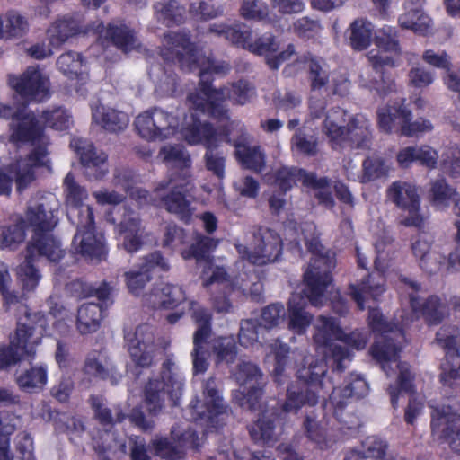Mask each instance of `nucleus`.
Masks as SVG:
<instances>
[{
    "mask_svg": "<svg viewBox=\"0 0 460 460\" xmlns=\"http://www.w3.org/2000/svg\"><path fill=\"white\" fill-rule=\"evenodd\" d=\"M161 55L166 60L177 59L183 69L199 70L200 77L199 88L189 94L190 109L200 111V113L208 114L214 118H226L228 110L226 101L227 99L238 105H244L255 99V88L243 80L231 84L230 87L211 89L208 84V75L225 74L229 70V66L225 62L216 64L210 58L203 55L193 46L185 33L165 34L162 41Z\"/></svg>",
    "mask_w": 460,
    "mask_h": 460,
    "instance_id": "nucleus-1",
    "label": "nucleus"
},
{
    "mask_svg": "<svg viewBox=\"0 0 460 460\" xmlns=\"http://www.w3.org/2000/svg\"><path fill=\"white\" fill-rule=\"evenodd\" d=\"M401 317V326L386 323L382 314L377 309H370L368 322L375 332H378L375 345L372 347L373 357L380 363L382 369L387 376H392L395 369L398 370V376L394 385H390L388 393L391 402L395 408L398 398L403 394H410L409 404L405 410L404 419L408 424H413L415 419L422 412L423 403L413 395V376L406 363L398 361V354L404 342L402 328L409 324L408 318Z\"/></svg>",
    "mask_w": 460,
    "mask_h": 460,
    "instance_id": "nucleus-2",
    "label": "nucleus"
},
{
    "mask_svg": "<svg viewBox=\"0 0 460 460\" xmlns=\"http://www.w3.org/2000/svg\"><path fill=\"white\" fill-rule=\"evenodd\" d=\"M0 117L12 118L10 139L13 142H31L35 147L23 159L18 160L9 169L0 170V195H9L12 190L13 176H15L17 190L22 192L34 180V168L47 165L48 139L44 129L34 114L25 110L0 103Z\"/></svg>",
    "mask_w": 460,
    "mask_h": 460,
    "instance_id": "nucleus-3",
    "label": "nucleus"
},
{
    "mask_svg": "<svg viewBox=\"0 0 460 460\" xmlns=\"http://www.w3.org/2000/svg\"><path fill=\"white\" fill-rule=\"evenodd\" d=\"M300 230L305 243L312 253L309 266L304 274V292L311 305L319 307L326 300L325 292L332 284L331 272L336 266V261L334 254L320 243L314 223H303Z\"/></svg>",
    "mask_w": 460,
    "mask_h": 460,
    "instance_id": "nucleus-4",
    "label": "nucleus"
},
{
    "mask_svg": "<svg viewBox=\"0 0 460 460\" xmlns=\"http://www.w3.org/2000/svg\"><path fill=\"white\" fill-rule=\"evenodd\" d=\"M304 361V365L297 370V376L310 388L304 392L296 386H290L288 389L287 401L283 404V411L286 412L296 411L305 403L314 405L319 396H323V394L333 389L332 378L327 376L328 367L324 358L306 356Z\"/></svg>",
    "mask_w": 460,
    "mask_h": 460,
    "instance_id": "nucleus-5",
    "label": "nucleus"
},
{
    "mask_svg": "<svg viewBox=\"0 0 460 460\" xmlns=\"http://www.w3.org/2000/svg\"><path fill=\"white\" fill-rule=\"evenodd\" d=\"M314 342L317 349H328L336 365L337 370L346 368V362L350 361L351 354L348 349L343 346L334 344L335 341L344 342L356 349H362L367 342V336L361 332H353L346 334L341 328L339 323L332 317L319 315L314 323Z\"/></svg>",
    "mask_w": 460,
    "mask_h": 460,
    "instance_id": "nucleus-6",
    "label": "nucleus"
},
{
    "mask_svg": "<svg viewBox=\"0 0 460 460\" xmlns=\"http://www.w3.org/2000/svg\"><path fill=\"white\" fill-rule=\"evenodd\" d=\"M26 314L24 323H19L14 337L8 346L0 349V368L16 364L24 355L32 357L47 331V319L40 313L31 314L21 305Z\"/></svg>",
    "mask_w": 460,
    "mask_h": 460,
    "instance_id": "nucleus-7",
    "label": "nucleus"
},
{
    "mask_svg": "<svg viewBox=\"0 0 460 460\" xmlns=\"http://www.w3.org/2000/svg\"><path fill=\"white\" fill-rule=\"evenodd\" d=\"M187 103L190 111V117H186L182 123H181L178 111L174 113L161 108H154L140 113L134 121L138 135L149 141L165 140L177 134H181L184 138L183 129L189 125H192L193 120H199L197 114L200 112V111L190 109L189 98Z\"/></svg>",
    "mask_w": 460,
    "mask_h": 460,
    "instance_id": "nucleus-8",
    "label": "nucleus"
},
{
    "mask_svg": "<svg viewBox=\"0 0 460 460\" xmlns=\"http://www.w3.org/2000/svg\"><path fill=\"white\" fill-rule=\"evenodd\" d=\"M184 378L171 358L166 359L159 377L151 379L146 387L145 398L147 410L151 413L158 412L164 406L165 395L174 405L182 396Z\"/></svg>",
    "mask_w": 460,
    "mask_h": 460,
    "instance_id": "nucleus-9",
    "label": "nucleus"
},
{
    "mask_svg": "<svg viewBox=\"0 0 460 460\" xmlns=\"http://www.w3.org/2000/svg\"><path fill=\"white\" fill-rule=\"evenodd\" d=\"M193 189L191 173L186 171L182 174L170 175L168 180L160 181L155 189V194L160 199L159 206L187 221L192 215L188 195Z\"/></svg>",
    "mask_w": 460,
    "mask_h": 460,
    "instance_id": "nucleus-10",
    "label": "nucleus"
},
{
    "mask_svg": "<svg viewBox=\"0 0 460 460\" xmlns=\"http://www.w3.org/2000/svg\"><path fill=\"white\" fill-rule=\"evenodd\" d=\"M235 247L241 259L236 262L237 268H243V261L253 265H264L278 260L282 251V241L275 231L259 227L246 243H238Z\"/></svg>",
    "mask_w": 460,
    "mask_h": 460,
    "instance_id": "nucleus-11",
    "label": "nucleus"
},
{
    "mask_svg": "<svg viewBox=\"0 0 460 460\" xmlns=\"http://www.w3.org/2000/svg\"><path fill=\"white\" fill-rule=\"evenodd\" d=\"M218 242L213 238L199 235L196 243L191 247L182 252L184 259L195 258L197 265L201 269L200 279L202 285L208 288L214 284H222L225 287H234L238 285L237 275L229 274L226 270L218 265H216L209 253L216 249Z\"/></svg>",
    "mask_w": 460,
    "mask_h": 460,
    "instance_id": "nucleus-12",
    "label": "nucleus"
},
{
    "mask_svg": "<svg viewBox=\"0 0 460 460\" xmlns=\"http://www.w3.org/2000/svg\"><path fill=\"white\" fill-rule=\"evenodd\" d=\"M221 120H226L223 132L216 131L209 123L193 120L192 125H189L183 129L184 140L190 145L202 144L208 148H212L223 139L233 142H244L247 140L246 129L244 125L238 120L228 121V116L218 118Z\"/></svg>",
    "mask_w": 460,
    "mask_h": 460,
    "instance_id": "nucleus-13",
    "label": "nucleus"
},
{
    "mask_svg": "<svg viewBox=\"0 0 460 460\" xmlns=\"http://www.w3.org/2000/svg\"><path fill=\"white\" fill-rule=\"evenodd\" d=\"M274 183L284 192L289 190L297 181L314 190V196L319 203L332 208L334 199L330 191L329 181L323 177L317 178L315 173L307 172L303 169L281 166L274 173Z\"/></svg>",
    "mask_w": 460,
    "mask_h": 460,
    "instance_id": "nucleus-14",
    "label": "nucleus"
},
{
    "mask_svg": "<svg viewBox=\"0 0 460 460\" xmlns=\"http://www.w3.org/2000/svg\"><path fill=\"white\" fill-rule=\"evenodd\" d=\"M326 101L313 95L309 99V119L305 122L307 128L312 127L314 120H321L322 131L333 146L344 144V133L348 114L341 108L331 109L325 112Z\"/></svg>",
    "mask_w": 460,
    "mask_h": 460,
    "instance_id": "nucleus-15",
    "label": "nucleus"
},
{
    "mask_svg": "<svg viewBox=\"0 0 460 460\" xmlns=\"http://www.w3.org/2000/svg\"><path fill=\"white\" fill-rule=\"evenodd\" d=\"M77 232L73 239L74 251L90 260L101 261L106 255L104 237L94 229L93 211L86 207L78 212Z\"/></svg>",
    "mask_w": 460,
    "mask_h": 460,
    "instance_id": "nucleus-16",
    "label": "nucleus"
},
{
    "mask_svg": "<svg viewBox=\"0 0 460 460\" xmlns=\"http://www.w3.org/2000/svg\"><path fill=\"white\" fill-rule=\"evenodd\" d=\"M209 31L219 36H224L234 45L247 49L252 53L265 56L267 60L271 58L279 49V42L273 35L265 34L252 41V31L242 30L240 24L215 23L210 26Z\"/></svg>",
    "mask_w": 460,
    "mask_h": 460,
    "instance_id": "nucleus-17",
    "label": "nucleus"
},
{
    "mask_svg": "<svg viewBox=\"0 0 460 460\" xmlns=\"http://www.w3.org/2000/svg\"><path fill=\"white\" fill-rule=\"evenodd\" d=\"M437 343L447 350L441 363L440 380L444 386L454 388L460 385V333L455 326H442L437 332Z\"/></svg>",
    "mask_w": 460,
    "mask_h": 460,
    "instance_id": "nucleus-18",
    "label": "nucleus"
},
{
    "mask_svg": "<svg viewBox=\"0 0 460 460\" xmlns=\"http://www.w3.org/2000/svg\"><path fill=\"white\" fill-rule=\"evenodd\" d=\"M437 343L447 350L441 363L440 380L444 386L454 388L460 385V333L455 326H442L437 332Z\"/></svg>",
    "mask_w": 460,
    "mask_h": 460,
    "instance_id": "nucleus-19",
    "label": "nucleus"
},
{
    "mask_svg": "<svg viewBox=\"0 0 460 460\" xmlns=\"http://www.w3.org/2000/svg\"><path fill=\"white\" fill-rule=\"evenodd\" d=\"M192 418L203 421L208 427L217 428L225 420L226 407L213 377L203 384L202 398L190 403Z\"/></svg>",
    "mask_w": 460,
    "mask_h": 460,
    "instance_id": "nucleus-20",
    "label": "nucleus"
},
{
    "mask_svg": "<svg viewBox=\"0 0 460 460\" xmlns=\"http://www.w3.org/2000/svg\"><path fill=\"white\" fill-rule=\"evenodd\" d=\"M234 375L240 385L234 394L235 401L243 408L255 409L265 384L261 370L256 365L243 361L238 365Z\"/></svg>",
    "mask_w": 460,
    "mask_h": 460,
    "instance_id": "nucleus-21",
    "label": "nucleus"
},
{
    "mask_svg": "<svg viewBox=\"0 0 460 460\" xmlns=\"http://www.w3.org/2000/svg\"><path fill=\"white\" fill-rule=\"evenodd\" d=\"M387 197L407 212L401 220L402 225L418 228L423 226L425 218L420 212V199L415 185L402 181H394L387 189Z\"/></svg>",
    "mask_w": 460,
    "mask_h": 460,
    "instance_id": "nucleus-22",
    "label": "nucleus"
},
{
    "mask_svg": "<svg viewBox=\"0 0 460 460\" xmlns=\"http://www.w3.org/2000/svg\"><path fill=\"white\" fill-rule=\"evenodd\" d=\"M376 45L378 49H372L367 53V59L375 69L385 66L394 67L398 65L402 55V48L395 28L384 26L376 36Z\"/></svg>",
    "mask_w": 460,
    "mask_h": 460,
    "instance_id": "nucleus-23",
    "label": "nucleus"
},
{
    "mask_svg": "<svg viewBox=\"0 0 460 460\" xmlns=\"http://www.w3.org/2000/svg\"><path fill=\"white\" fill-rule=\"evenodd\" d=\"M432 435L444 439L452 450L460 454V414L452 406L441 405L432 411Z\"/></svg>",
    "mask_w": 460,
    "mask_h": 460,
    "instance_id": "nucleus-24",
    "label": "nucleus"
},
{
    "mask_svg": "<svg viewBox=\"0 0 460 460\" xmlns=\"http://www.w3.org/2000/svg\"><path fill=\"white\" fill-rule=\"evenodd\" d=\"M128 350L132 361L138 367H150L160 348L155 343L153 329L146 324L137 327L134 333L126 335Z\"/></svg>",
    "mask_w": 460,
    "mask_h": 460,
    "instance_id": "nucleus-25",
    "label": "nucleus"
},
{
    "mask_svg": "<svg viewBox=\"0 0 460 460\" xmlns=\"http://www.w3.org/2000/svg\"><path fill=\"white\" fill-rule=\"evenodd\" d=\"M9 84L26 101L40 102L50 96L49 77L35 66L28 67L20 77H10Z\"/></svg>",
    "mask_w": 460,
    "mask_h": 460,
    "instance_id": "nucleus-26",
    "label": "nucleus"
},
{
    "mask_svg": "<svg viewBox=\"0 0 460 460\" xmlns=\"http://www.w3.org/2000/svg\"><path fill=\"white\" fill-rule=\"evenodd\" d=\"M399 289L409 296L413 312L422 314L430 323H436L444 316V308L439 299L437 296L424 299L422 297L424 292L418 282L406 277H400Z\"/></svg>",
    "mask_w": 460,
    "mask_h": 460,
    "instance_id": "nucleus-27",
    "label": "nucleus"
},
{
    "mask_svg": "<svg viewBox=\"0 0 460 460\" xmlns=\"http://www.w3.org/2000/svg\"><path fill=\"white\" fill-rule=\"evenodd\" d=\"M190 306L192 318L198 325L193 337L194 348L191 352V358L194 374H199L204 373L208 367L207 350L204 344L210 334V314L206 309L195 303H190Z\"/></svg>",
    "mask_w": 460,
    "mask_h": 460,
    "instance_id": "nucleus-28",
    "label": "nucleus"
},
{
    "mask_svg": "<svg viewBox=\"0 0 460 460\" xmlns=\"http://www.w3.org/2000/svg\"><path fill=\"white\" fill-rule=\"evenodd\" d=\"M155 268L162 270L169 269L165 259L157 252L145 256L137 268L126 271L124 278L128 292L135 296L142 295L144 296L146 295L143 294L144 288L151 279L149 273Z\"/></svg>",
    "mask_w": 460,
    "mask_h": 460,
    "instance_id": "nucleus-29",
    "label": "nucleus"
},
{
    "mask_svg": "<svg viewBox=\"0 0 460 460\" xmlns=\"http://www.w3.org/2000/svg\"><path fill=\"white\" fill-rule=\"evenodd\" d=\"M70 146L80 155L84 167V173L89 180L99 181L107 174V155L102 152L97 153L92 143L85 139L74 138Z\"/></svg>",
    "mask_w": 460,
    "mask_h": 460,
    "instance_id": "nucleus-30",
    "label": "nucleus"
},
{
    "mask_svg": "<svg viewBox=\"0 0 460 460\" xmlns=\"http://www.w3.org/2000/svg\"><path fill=\"white\" fill-rule=\"evenodd\" d=\"M58 200L54 197L42 198L37 204H31L26 220L37 234L51 231L58 224Z\"/></svg>",
    "mask_w": 460,
    "mask_h": 460,
    "instance_id": "nucleus-31",
    "label": "nucleus"
},
{
    "mask_svg": "<svg viewBox=\"0 0 460 460\" xmlns=\"http://www.w3.org/2000/svg\"><path fill=\"white\" fill-rule=\"evenodd\" d=\"M172 437L175 445H172L166 438L154 440L153 445L157 455L170 460L181 458L184 448H194L199 447V438L191 429H180L173 428Z\"/></svg>",
    "mask_w": 460,
    "mask_h": 460,
    "instance_id": "nucleus-32",
    "label": "nucleus"
},
{
    "mask_svg": "<svg viewBox=\"0 0 460 460\" xmlns=\"http://www.w3.org/2000/svg\"><path fill=\"white\" fill-rule=\"evenodd\" d=\"M185 300V294L179 286L162 283L144 296V303L154 308L172 309Z\"/></svg>",
    "mask_w": 460,
    "mask_h": 460,
    "instance_id": "nucleus-33",
    "label": "nucleus"
},
{
    "mask_svg": "<svg viewBox=\"0 0 460 460\" xmlns=\"http://www.w3.org/2000/svg\"><path fill=\"white\" fill-rule=\"evenodd\" d=\"M90 31H94L101 35L104 34L105 38H110L112 43L125 53L140 47L134 31L123 24L119 26L110 25L104 30L102 22H94L93 27L86 29L85 32Z\"/></svg>",
    "mask_w": 460,
    "mask_h": 460,
    "instance_id": "nucleus-34",
    "label": "nucleus"
},
{
    "mask_svg": "<svg viewBox=\"0 0 460 460\" xmlns=\"http://www.w3.org/2000/svg\"><path fill=\"white\" fill-rule=\"evenodd\" d=\"M404 9L405 12L398 18V22L402 29L411 30L419 35H427L431 31L432 20L418 3L414 5L411 0H408L404 4Z\"/></svg>",
    "mask_w": 460,
    "mask_h": 460,
    "instance_id": "nucleus-35",
    "label": "nucleus"
},
{
    "mask_svg": "<svg viewBox=\"0 0 460 460\" xmlns=\"http://www.w3.org/2000/svg\"><path fill=\"white\" fill-rule=\"evenodd\" d=\"M344 144L356 148H367L371 141L370 122L363 114L351 115L347 119Z\"/></svg>",
    "mask_w": 460,
    "mask_h": 460,
    "instance_id": "nucleus-36",
    "label": "nucleus"
},
{
    "mask_svg": "<svg viewBox=\"0 0 460 460\" xmlns=\"http://www.w3.org/2000/svg\"><path fill=\"white\" fill-rule=\"evenodd\" d=\"M92 119L93 123L111 132L124 130L129 122L127 113L103 105L93 109Z\"/></svg>",
    "mask_w": 460,
    "mask_h": 460,
    "instance_id": "nucleus-37",
    "label": "nucleus"
},
{
    "mask_svg": "<svg viewBox=\"0 0 460 460\" xmlns=\"http://www.w3.org/2000/svg\"><path fill=\"white\" fill-rule=\"evenodd\" d=\"M66 203L68 206L67 216L75 221L78 220V212L87 206L83 202L87 199L88 192L75 179L72 172H68L63 181Z\"/></svg>",
    "mask_w": 460,
    "mask_h": 460,
    "instance_id": "nucleus-38",
    "label": "nucleus"
},
{
    "mask_svg": "<svg viewBox=\"0 0 460 460\" xmlns=\"http://www.w3.org/2000/svg\"><path fill=\"white\" fill-rule=\"evenodd\" d=\"M119 231L123 234V246L128 252H137L142 245L144 230L138 216L129 211L124 214L119 223Z\"/></svg>",
    "mask_w": 460,
    "mask_h": 460,
    "instance_id": "nucleus-39",
    "label": "nucleus"
},
{
    "mask_svg": "<svg viewBox=\"0 0 460 460\" xmlns=\"http://www.w3.org/2000/svg\"><path fill=\"white\" fill-rule=\"evenodd\" d=\"M330 395L331 402L337 407H343L346 400L355 397L357 399L368 394V384L359 375L351 374L343 388H333Z\"/></svg>",
    "mask_w": 460,
    "mask_h": 460,
    "instance_id": "nucleus-40",
    "label": "nucleus"
},
{
    "mask_svg": "<svg viewBox=\"0 0 460 460\" xmlns=\"http://www.w3.org/2000/svg\"><path fill=\"white\" fill-rule=\"evenodd\" d=\"M235 155L246 169L261 172L265 168V153L258 145H252L246 141L236 142Z\"/></svg>",
    "mask_w": 460,
    "mask_h": 460,
    "instance_id": "nucleus-41",
    "label": "nucleus"
},
{
    "mask_svg": "<svg viewBox=\"0 0 460 460\" xmlns=\"http://www.w3.org/2000/svg\"><path fill=\"white\" fill-rule=\"evenodd\" d=\"M157 22L167 27L179 25L185 18V8L175 0H162L153 5Z\"/></svg>",
    "mask_w": 460,
    "mask_h": 460,
    "instance_id": "nucleus-42",
    "label": "nucleus"
},
{
    "mask_svg": "<svg viewBox=\"0 0 460 460\" xmlns=\"http://www.w3.org/2000/svg\"><path fill=\"white\" fill-rule=\"evenodd\" d=\"M79 32H81L79 22L70 16L56 20L47 31L49 44L53 47L60 46Z\"/></svg>",
    "mask_w": 460,
    "mask_h": 460,
    "instance_id": "nucleus-43",
    "label": "nucleus"
},
{
    "mask_svg": "<svg viewBox=\"0 0 460 460\" xmlns=\"http://www.w3.org/2000/svg\"><path fill=\"white\" fill-rule=\"evenodd\" d=\"M102 308L94 303L83 304L77 311L76 328L82 334L96 332L102 320Z\"/></svg>",
    "mask_w": 460,
    "mask_h": 460,
    "instance_id": "nucleus-44",
    "label": "nucleus"
},
{
    "mask_svg": "<svg viewBox=\"0 0 460 460\" xmlns=\"http://www.w3.org/2000/svg\"><path fill=\"white\" fill-rule=\"evenodd\" d=\"M84 372L102 379H109L113 385L121 378V375L116 371L112 361L102 354L89 356L86 358Z\"/></svg>",
    "mask_w": 460,
    "mask_h": 460,
    "instance_id": "nucleus-45",
    "label": "nucleus"
},
{
    "mask_svg": "<svg viewBox=\"0 0 460 460\" xmlns=\"http://www.w3.org/2000/svg\"><path fill=\"white\" fill-rule=\"evenodd\" d=\"M305 299L298 294L291 296L288 303V327L297 334H303L312 322V316L305 311Z\"/></svg>",
    "mask_w": 460,
    "mask_h": 460,
    "instance_id": "nucleus-46",
    "label": "nucleus"
},
{
    "mask_svg": "<svg viewBox=\"0 0 460 460\" xmlns=\"http://www.w3.org/2000/svg\"><path fill=\"white\" fill-rule=\"evenodd\" d=\"M34 247L27 246L24 260L16 269L17 277L24 290L31 291L39 284L41 275L35 267Z\"/></svg>",
    "mask_w": 460,
    "mask_h": 460,
    "instance_id": "nucleus-47",
    "label": "nucleus"
},
{
    "mask_svg": "<svg viewBox=\"0 0 460 460\" xmlns=\"http://www.w3.org/2000/svg\"><path fill=\"white\" fill-rule=\"evenodd\" d=\"M28 246L34 247V258L46 257L50 261H57L63 256V249L58 240L47 233L37 234Z\"/></svg>",
    "mask_w": 460,
    "mask_h": 460,
    "instance_id": "nucleus-48",
    "label": "nucleus"
},
{
    "mask_svg": "<svg viewBox=\"0 0 460 460\" xmlns=\"http://www.w3.org/2000/svg\"><path fill=\"white\" fill-rule=\"evenodd\" d=\"M159 156L163 162L180 170V172H172L171 175L182 174L186 171L190 173L191 160L190 155L182 146L166 145L161 148Z\"/></svg>",
    "mask_w": 460,
    "mask_h": 460,
    "instance_id": "nucleus-49",
    "label": "nucleus"
},
{
    "mask_svg": "<svg viewBox=\"0 0 460 460\" xmlns=\"http://www.w3.org/2000/svg\"><path fill=\"white\" fill-rule=\"evenodd\" d=\"M430 198L432 205L439 210L447 208L456 199V190L450 186L445 179H437L431 183Z\"/></svg>",
    "mask_w": 460,
    "mask_h": 460,
    "instance_id": "nucleus-50",
    "label": "nucleus"
},
{
    "mask_svg": "<svg viewBox=\"0 0 460 460\" xmlns=\"http://www.w3.org/2000/svg\"><path fill=\"white\" fill-rule=\"evenodd\" d=\"M57 66L68 77L75 76L81 81H85L87 78L85 65L79 53L69 51L62 54L57 60Z\"/></svg>",
    "mask_w": 460,
    "mask_h": 460,
    "instance_id": "nucleus-51",
    "label": "nucleus"
},
{
    "mask_svg": "<svg viewBox=\"0 0 460 460\" xmlns=\"http://www.w3.org/2000/svg\"><path fill=\"white\" fill-rule=\"evenodd\" d=\"M378 125L381 130L385 132H391L394 127L395 121L400 119V123L403 122L404 119H409L411 111L403 105V103L394 105H386L378 110Z\"/></svg>",
    "mask_w": 460,
    "mask_h": 460,
    "instance_id": "nucleus-52",
    "label": "nucleus"
},
{
    "mask_svg": "<svg viewBox=\"0 0 460 460\" xmlns=\"http://www.w3.org/2000/svg\"><path fill=\"white\" fill-rule=\"evenodd\" d=\"M349 40L352 48L357 50L367 49L372 39L374 27L366 19H357L350 25Z\"/></svg>",
    "mask_w": 460,
    "mask_h": 460,
    "instance_id": "nucleus-53",
    "label": "nucleus"
},
{
    "mask_svg": "<svg viewBox=\"0 0 460 460\" xmlns=\"http://www.w3.org/2000/svg\"><path fill=\"white\" fill-rule=\"evenodd\" d=\"M24 222L0 226V249L15 250L25 240Z\"/></svg>",
    "mask_w": 460,
    "mask_h": 460,
    "instance_id": "nucleus-54",
    "label": "nucleus"
},
{
    "mask_svg": "<svg viewBox=\"0 0 460 460\" xmlns=\"http://www.w3.org/2000/svg\"><path fill=\"white\" fill-rule=\"evenodd\" d=\"M241 15L247 20L266 21L276 23V15H270L268 4L261 0H243L240 8Z\"/></svg>",
    "mask_w": 460,
    "mask_h": 460,
    "instance_id": "nucleus-55",
    "label": "nucleus"
},
{
    "mask_svg": "<svg viewBox=\"0 0 460 460\" xmlns=\"http://www.w3.org/2000/svg\"><path fill=\"white\" fill-rule=\"evenodd\" d=\"M362 166L363 172L358 177L363 183L386 177L392 170L391 164L380 157H368Z\"/></svg>",
    "mask_w": 460,
    "mask_h": 460,
    "instance_id": "nucleus-56",
    "label": "nucleus"
},
{
    "mask_svg": "<svg viewBox=\"0 0 460 460\" xmlns=\"http://www.w3.org/2000/svg\"><path fill=\"white\" fill-rule=\"evenodd\" d=\"M441 170L451 178H460V146L450 143L440 155Z\"/></svg>",
    "mask_w": 460,
    "mask_h": 460,
    "instance_id": "nucleus-57",
    "label": "nucleus"
},
{
    "mask_svg": "<svg viewBox=\"0 0 460 460\" xmlns=\"http://www.w3.org/2000/svg\"><path fill=\"white\" fill-rule=\"evenodd\" d=\"M349 289L352 299L357 303L360 310L365 309L364 303L368 296L373 299H376L385 291L383 283H376L371 279L362 282L358 287L351 285Z\"/></svg>",
    "mask_w": 460,
    "mask_h": 460,
    "instance_id": "nucleus-58",
    "label": "nucleus"
},
{
    "mask_svg": "<svg viewBox=\"0 0 460 460\" xmlns=\"http://www.w3.org/2000/svg\"><path fill=\"white\" fill-rule=\"evenodd\" d=\"M373 69L375 70V68ZM380 69H376L379 79L374 78L368 68L363 70L359 75V85L370 91L374 90L379 96L383 97L394 91V84L392 81L383 79L382 75L379 73Z\"/></svg>",
    "mask_w": 460,
    "mask_h": 460,
    "instance_id": "nucleus-59",
    "label": "nucleus"
},
{
    "mask_svg": "<svg viewBox=\"0 0 460 460\" xmlns=\"http://www.w3.org/2000/svg\"><path fill=\"white\" fill-rule=\"evenodd\" d=\"M275 419L273 412H264L251 427L250 434L252 438L256 441H269L273 438L275 435Z\"/></svg>",
    "mask_w": 460,
    "mask_h": 460,
    "instance_id": "nucleus-60",
    "label": "nucleus"
},
{
    "mask_svg": "<svg viewBox=\"0 0 460 460\" xmlns=\"http://www.w3.org/2000/svg\"><path fill=\"white\" fill-rule=\"evenodd\" d=\"M19 420L10 414H0V460H13L9 449L8 435L16 428Z\"/></svg>",
    "mask_w": 460,
    "mask_h": 460,
    "instance_id": "nucleus-61",
    "label": "nucleus"
},
{
    "mask_svg": "<svg viewBox=\"0 0 460 460\" xmlns=\"http://www.w3.org/2000/svg\"><path fill=\"white\" fill-rule=\"evenodd\" d=\"M41 119L48 127L56 130H66L73 124L70 112L61 107L44 111Z\"/></svg>",
    "mask_w": 460,
    "mask_h": 460,
    "instance_id": "nucleus-62",
    "label": "nucleus"
},
{
    "mask_svg": "<svg viewBox=\"0 0 460 460\" xmlns=\"http://www.w3.org/2000/svg\"><path fill=\"white\" fill-rule=\"evenodd\" d=\"M47 368L43 366L32 367L17 378L19 386L25 390L42 388L47 383Z\"/></svg>",
    "mask_w": 460,
    "mask_h": 460,
    "instance_id": "nucleus-63",
    "label": "nucleus"
},
{
    "mask_svg": "<svg viewBox=\"0 0 460 460\" xmlns=\"http://www.w3.org/2000/svg\"><path fill=\"white\" fill-rule=\"evenodd\" d=\"M212 350L216 355L217 363H232L237 354L234 338L227 336L216 339L212 345Z\"/></svg>",
    "mask_w": 460,
    "mask_h": 460,
    "instance_id": "nucleus-64",
    "label": "nucleus"
}]
</instances>
